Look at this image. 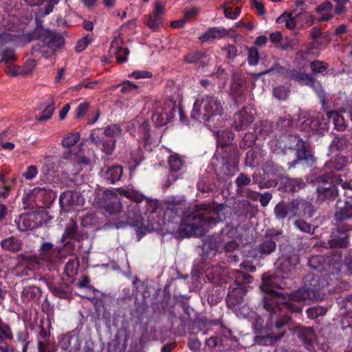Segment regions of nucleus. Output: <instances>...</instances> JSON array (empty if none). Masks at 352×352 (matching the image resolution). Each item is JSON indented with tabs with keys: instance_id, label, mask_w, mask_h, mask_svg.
<instances>
[{
	"instance_id": "1",
	"label": "nucleus",
	"mask_w": 352,
	"mask_h": 352,
	"mask_svg": "<svg viewBox=\"0 0 352 352\" xmlns=\"http://www.w3.org/2000/svg\"><path fill=\"white\" fill-rule=\"evenodd\" d=\"M121 195L131 199L126 210L127 223L136 228L138 235L145 234L164 226L168 232L182 238L199 236L211 229L217 222L226 219V208L223 204L197 205L183 218L179 214L181 204L167 203L162 222L155 219L159 207L157 199L146 197L133 188H120Z\"/></svg>"
},
{
	"instance_id": "23",
	"label": "nucleus",
	"mask_w": 352,
	"mask_h": 352,
	"mask_svg": "<svg viewBox=\"0 0 352 352\" xmlns=\"http://www.w3.org/2000/svg\"><path fill=\"white\" fill-rule=\"evenodd\" d=\"M296 217H311L314 214V207L303 199H294L291 201Z\"/></svg>"
},
{
	"instance_id": "37",
	"label": "nucleus",
	"mask_w": 352,
	"mask_h": 352,
	"mask_svg": "<svg viewBox=\"0 0 352 352\" xmlns=\"http://www.w3.org/2000/svg\"><path fill=\"white\" fill-rule=\"evenodd\" d=\"M80 140V134L78 132H72L67 134L62 140L61 145L64 148H69L74 146Z\"/></svg>"
},
{
	"instance_id": "26",
	"label": "nucleus",
	"mask_w": 352,
	"mask_h": 352,
	"mask_svg": "<svg viewBox=\"0 0 352 352\" xmlns=\"http://www.w3.org/2000/svg\"><path fill=\"white\" fill-rule=\"evenodd\" d=\"M175 111V108H171L169 113L164 112L162 109H158L153 114L152 121L156 126H162L173 118Z\"/></svg>"
},
{
	"instance_id": "45",
	"label": "nucleus",
	"mask_w": 352,
	"mask_h": 352,
	"mask_svg": "<svg viewBox=\"0 0 352 352\" xmlns=\"http://www.w3.org/2000/svg\"><path fill=\"white\" fill-rule=\"evenodd\" d=\"M12 333L10 327L0 319V343L3 342L4 338L12 339Z\"/></svg>"
},
{
	"instance_id": "49",
	"label": "nucleus",
	"mask_w": 352,
	"mask_h": 352,
	"mask_svg": "<svg viewBox=\"0 0 352 352\" xmlns=\"http://www.w3.org/2000/svg\"><path fill=\"white\" fill-rule=\"evenodd\" d=\"M326 312L327 309L322 307H314L307 310V316L311 319L316 318L319 316H323Z\"/></svg>"
},
{
	"instance_id": "63",
	"label": "nucleus",
	"mask_w": 352,
	"mask_h": 352,
	"mask_svg": "<svg viewBox=\"0 0 352 352\" xmlns=\"http://www.w3.org/2000/svg\"><path fill=\"white\" fill-rule=\"evenodd\" d=\"M338 184L340 186L342 189L348 190L349 192H346V195L349 197H352V180L343 181L340 179Z\"/></svg>"
},
{
	"instance_id": "7",
	"label": "nucleus",
	"mask_w": 352,
	"mask_h": 352,
	"mask_svg": "<svg viewBox=\"0 0 352 352\" xmlns=\"http://www.w3.org/2000/svg\"><path fill=\"white\" fill-rule=\"evenodd\" d=\"M34 34L38 39L53 50L62 47L65 43V40L60 34L45 29L42 25L36 27Z\"/></svg>"
},
{
	"instance_id": "48",
	"label": "nucleus",
	"mask_w": 352,
	"mask_h": 352,
	"mask_svg": "<svg viewBox=\"0 0 352 352\" xmlns=\"http://www.w3.org/2000/svg\"><path fill=\"white\" fill-rule=\"evenodd\" d=\"M76 230L77 226L76 223L74 221L69 222L65 229V232L63 235V240H65L67 238H74L76 236Z\"/></svg>"
},
{
	"instance_id": "9",
	"label": "nucleus",
	"mask_w": 352,
	"mask_h": 352,
	"mask_svg": "<svg viewBox=\"0 0 352 352\" xmlns=\"http://www.w3.org/2000/svg\"><path fill=\"white\" fill-rule=\"evenodd\" d=\"M328 123L324 120L323 116L320 113H315L305 120L300 124L301 130L307 131L309 134L311 132L323 134L328 130Z\"/></svg>"
},
{
	"instance_id": "4",
	"label": "nucleus",
	"mask_w": 352,
	"mask_h": 352,
	"mask_svg": "<svg viewBox=\"0 0 352 352\" xmlns=\"http://www.w3.org/2000/svg\"><path fill=\"white\" fill-rule=\"evenodd\" d=\"M230 274L232 278H234V283L230 287L226 302L228 307L234 308L242 302L248 289V284L252 281V277L237 270L230 272Z\"/></svg>"
},
{
	"instance_id": "56",
	"label": "nucleus",
	"mask_w": 352,
	"mask_h": 352,
	"mask_svg": "<svg viewBox=\"0 0 352 352\" xmlns=\"http://www.w3.org/2000/svg\"><path fill=\"white\" fill-rule=\"evenodd\" d=\"M296 227L302 232L307 233H313L314 228L309 223L303 221H296L295 222Z\"/></svg>"
},
{
	"instance_id": "30",
	"label": "nucleus",
	"mask_w": 352,
	"mask_h": 352,
	"mask_svg": "<svg viewBox=\"0 0 352 352\" xmlns=\"http://www.w3.org/2000/svg\"><path fill=\"white\" fill-rule=\"evenodd\" d=\"M298 337L307 345V349H309L316 335L311 327H302L298 332Z\"/></svg>"
},
{
	"instance_id": "46",
	"label": "nucleus",
	"mask_w": 352,
	"mask_h": 352,
	"mask_svg": "<svg viewBox=\"0 0 352 352\" xmlns=\"http://www.w3.org/2000/svg\"><path fill=\"white\" fill-rule=\"evenodd\" d=\"M162 23V19L161 16L155 14H152L148 16L147 19V25L150 28L156 30L160 26Z\"/></svg>"
},
{
	"instance_id": "13",
	"label": "nucleus",
	"mask_w": 352,
	"mask_h": 352,
	"mask_svg": "<svg viewBox=\"0 0 352 352\" xmlns=\"http://www.w3.org/2000/svg\"><path fill=\"white\" fill-rule=\"evenodd\" d=\"M289 148L295 151L298 160L310 161L313 156L307 150L305 142L296 135H291L289 138Z\"/></svg>"
},
{
	"instance_id": "61",
	"label": "nucleus",
	"mask_w": 352,
	"mask_h": 352,
	"mask_svg": "<svg viewBox=\"0 0 352 352\" xmlns=\"http://www.w3.org/2000/svg\"><path fill=\"white\" fill-rule=\"evenodd\" d=\"M129 77L135 79L148 78L151 77V74L147 71L137 70L129 74Z\"/></svg>"
},
{
	"instance_id": "34",
	"label": "nucleus",
	"mask_w": 352,
	"mask_h": 352,
	"mask_svg": "<svg viewBox=\"0 0 352 352\" xmlns=\"http://www.w3.org/2000/svg\"><path fill=\"white\" fill-rule=\"evenodd\" d=\"M224 270L219 266H212L206 270V276L210 281L215 282L221 278Z\"/></svg>"
},
{
	"instance_id": "31",
	"label": "nucleus",
	"mask_w": 352,
	"mask_h": 352,
	"mask_svg": "<svg viewBox=\"0 0 352 352\" xmlns=\"http://www.w3.org/2000/svg\"><path fill=\"white\" fill-rule=\"evenodd\" d=\"M214 135L217 137V143L218 146H225L230 144L233 140V134L228 130L219 131H216Z\"/></svg>"
},
{
	"instance_id": "47",
	"label": "nucleus",
	"mask_w": 352,
	"mask_h": 352,
	"mask_svg": "<svg viewBox=\"0 0 352 352\" xmlns=\"http://www.w3.org/2000/svg\"><path fill=\"white\" fill-rule=\"evenodd\" d=\"M222 8L224 10V14L226 17L230 19H236L241 13V9L239 7H235L234 10L232 8L227 6L226 3L222 6Z\"/></svg>"
},
{
	"instance_id": "39",
	"label": "nucleus",
	"mask_w": 352,
	"mask_h": 352,
	"mask_svg": "<svg viewBox=\"0 0 352 352\" xmlns=\"http://www.w3.org/2000/svg\"><path fill=\"white\" fill-rule=\"evenodd\" d=\"M39 292V289L36 287L29 286L25 287L21 292V298L23 301H29L34 299Z\"/></svg>"
},
{
	"instance_id": "10",
	"label": "nucleus",
	"mask_w": 352,
	"mask_h": 352,
	"mask_svg": "<svg viewBox=\"0 0 352 352\" xmlns=\"http://www.w3.org/2000/svg\"><path fill=\"white\" fill-rule=\"evenodd\" d=\"M58 345L64 351L79 352L81 342L78 335L74 331H70L58 337Z\"/></svg>"
},
{
	"instance_id": "24",
	"label": "nucleus",
	"mask_w": 352,
	"mask_h": 352,
	"mask_svg": "<svg viewBox=\"0 0 352 352\" xmlns=\"http://www.w3.org/2000/svg\"><path fill=\"white\" fill-rule=\"evenodd\" d=\"M294 207L291 202H280L274 208V212L276 219H284L286 217L289 219L295 217Z\"/></svg>"
},
{
	"instance_id": "18",
	"label": "nucleus",
	"mask_w": 352,
	"mask_h": 352,
	"mask_svg": "<svg viewBox=\"0 0 352 352\" xmlns=\"http://www.w3.org/2000/svg\"><path fill=\"white\" fill-rule=\"evenodd\" d=\"M254 118L249 108H243L234 116V127L237 131L245 129L253 122Z\"/></svg>"
},
{
	"instance_id": "14",
	"label": "nucleus",
	"mask_w": 352,
	"mask_h": 352,
	"mask_svg": "<svg viewBox=\"0 0 352 352\" xmlns=\"http://www.w3.org/2000/svg\"><path fill=\"white\" fill-rule=\"evenodd\" d=\"M104 201L100 203V206L104 207L105 210L112 214H116L121 212L122 206L117 195L111 190L104 192Z\"/></svg>"
},
{
	"instance_id": "25",
	"label": "nucleus",
	"mask_w": 352,
	"mask_h": 352,
	"mask_svg": "<svg viewBox=\"0 0 352 352\" xmlns=\"http://www.w3.org/2000/svg\"><path fill=\"white\" fill-rule=\"evenodd\" d=\"M246 89L245 81L234 75L233 80L231 84V92L234 98L235 102L239 104L241 102V98Z\"/></svg>"
},
{
	"instance_id": "33",
	"label": "nucleus",
	"mask_w": 352,
	"mask_h": 352,
	"mask_svg": "<svg viewBox=\"0 0 352 352\" xmlns=\"http://www.w3.org/2000/svg\"><path fill=\"white\" fill-rule=\"evenodd\" d=\"M335 217L338 221L352 218V201H346L345 206L343 208L337 210Z\"/></svg>"
},
{
	"instance_id": "17",
	"label": "nucleus",
	"mask_w": 352,
	"mask_h": 352,
	"mask_svg": "<svg viewBox=\"0 0 352 352\" xmlns=\"http://www.w3.org/2000/svg\"><path fill=\"white\" fill-rule=\"evenodd\" d=\"M123 41L120 36H116L111 42L110 53L116 57L118 63L126 62L129 50L122 47Z\"/></svg>"
},
{
	"instance_id": "53",
	"label": "nucleus",
	"mask_w": 352,
	"mask_h": 352,
	"mask_svg": "<svg viewBox=\"0 0 352 352\" xmlns=\"http://www.w3.org/2000/svg\"><path fill=\"white\" fill-rule=\"evenodd\" d=\"M259 59V53L255 47H252L248 52V63L251 65H255L258 63Z\"/></svg>"
},
{
	"instance_id": "41",
	"label": "nucleus",
	"mask_w": 352,
	"mask_h": 352,
	"mask_svg": "<svg viewBox=\"0 0 352 352\" xmlns=\"http://www.w3.org/2000/svg\"><path fill=\"white\" fill-rule=\"evenodd\" d=\"M305 186V182L299 179H289L285 184V189L289 192H296Z\"/></svg>"
},
{
	"instance_id": "58",
	"label": "nucleus",
	"mask_w": 352,
	"mask_h": 352,
	"mask_svg": "<svg viewBox=\"0 0 352 352\" xmlns=\"http://www.w3.org/2000/svg\"><path fill=\"white\" fill-rule=\"evenodd\" d=\"M311 68L314 72L322 73L327 69V65L322 61H314L311 63Z\"/></svg>"
},
{
	"instance_id": "2",
	"label": "nucleus",
	"mask_w": 352,
	"mask_h": 352,
	"mask_svg": "<svg viewBox=\"0 0 352 352\" xmlns=\"http://www.w3.org/2000/svg\"><path fill=\"white\" fill-rule=\"evenodd\" d=\"M284 285L283 278L280 276L268 272L263 276L261 288L266 292L263 297L264 307L271 314H276L277 311H283V309H289L292 312H301L305 305L310 301H318L323 298L322 295L310 287H303L287 296L274 290L282 288Z\"/></svg>"
},
{
	"instance_id": "50",
	"label": "nucleus",
	"mask_w": 352,
	"mask_h": 352,
	"mask_svg": "<svg viewBox=\"0 0 352 352\" xmlns=\"http://www.w3.org/2000/svg\"><path fill=\"white\" fill-rule=\"evenodd\" d=\"M309 54L305 52H300L297 54V56L295 59V63H297V65L301 68H305L307 66L309 63L308 59Z\"/></svg>"
},
{
	"instance_id": "21",
	"label": "nucleus",
	"mask_w": 352,
	"mask_h": 352,
	"mask_svg": "<svg viewBox=\"0 0 352 352\" xmlns=\"http://www.w3.org/2000/svg\"><path fill=\"white\" fill-rule=\"evenodd\" d=\"M221 239L220 236H210L205 239L202 249L206 257L214 256L221 248Z\"/></svg>"
},
{
	"instance_id": "6",
	"label": "nucleus",
	"mask_w": 352,
	"mask_h": 352,
	"mask_svg": "<svg viewBox=\"0 0 352 352\" xmlns=\"http://www.w3.org/2000/svg\"><path fill=\"white\" fill-rule=\"evenodd\" d=\"M318 199L321 201L334 199L337 196L338 190L333 184V179L329 175L319 177L316 179Z\"/></svg>"
},
{
	"instance_id": "54",
	"label": "nucleus",
	"mask_w": 352,
	"mask_h": 352,
	"mask_svg": "<svg viewBox=\"0 0 352 352\" xmlns=\"http://www.w3.org/2000/svg\"><path fill=\"white\" fill-rule=\"evenodd\" d=\"M91 38L90 37L89 35H86L83 38H80L76 43V45L75 47L76 52H78V53L82 52L87 47V45L91 43Z\"/></svg>"
},
{
	"instance_id": "32",
	"label": "nucleus",
	"mask_w": 352,
	"mask_h": 352,
	"mask_svg": "<svg viewBox=\"0 0 352 352\" xmlns=\"http://www.w3.org/2000/svg\"><path fill=\"white\" fill-rule=\"evenodd\" d=\"M327 116L329 120H332L335 128L338 131H344L346 129L345 120L340 114L334 111H329L327 112Z\"/></svg>"
},
{
	"instance_id": "15",
	"label": "nucleus",
	"mask_w": 352,
	"mask_h": 352,
	"mask_svg": "<svg viewBox=\"0 0 352 352\" xmlns=\"http://www.w3.org/2000/svg\"><path fill=\"white\" fill-rule=\"evenodd\" d=\"M99 129L93 131L90 135V139L103 153L111 155L115 148L116 140H104L103 138L99 136Z\"/></svg>"
},
{
	"instance_id": "52",
	"label": "nucleus",
	"mask_w": 352,
	"mask_h": 352,
	"mask_svg": "<svg viewBox=\"0 0 352 352\" xmlns=\"http://www.w3.org/2000/svg\"><path fill=\"white\" fill-rule=\"evenodd\" d=\"M273 94L275 98L283 100L288 97L289 90L284 86H280L274 89Z\"/></svg>"
},
{
	"instance_id": "59",
	"label": "nucleus",
	"mask_w": 352,
	"mask_h": 352,
	"mask_svg": "<svg viewBox=\"0 0 352 352\" xmlns=\"http://www.w3.org/2000/svg\"><path fill=\"white\" fill-rule=\"evenodd\" d=\"M89 104L87 102H83L78 104L76 109V117H82L87 111Z\"/></svg>"
},
{
	"instance_id": "11",
	"label": "nucleus",
	"mask_w": 352,
	"mask_h": 352,
	"mask_svg": "<svg viewBox=\"0 0 352 352\" xmlns=\"http://www.w3.org/2000/svg\"><path fill=\"white\" fill-rule=\"evenodd\" d=\"M38 251L39 260L48 265H55L60 253V249L54 247L50 242L43 243Z\"/></svg>"
},
{
	"instance_id": "55",
	"label": "nucleus",
	"mask_w": 352,
	"mask_h": 352,
	"mask_svg": "<svg viewBox=\"0 0 352 352\" xmlns=\"http://www.w3.org/2000/svg\"><path fill=\"white\" fill-rule=\"evenodd\" d=\"M54 106L53 104L47 105L43 111L42 114L38 118V121H45L50 119L54 113Z\"/></svg>"
},
{
	"instance_id": "20",
	"label": "nucleus",
	"mask_w": 352,
	"mask_h": 352,
	"mask_svg": "<svg viewBox=\"0 0 352 352\" xmlns=\"http://www.w3.org/2000/svg\"><path fill=\"white\" fill-rule=\"evenodd\" d=\"M122 168L118 165L105 166L100 171V175L109 184H114L122 175Z\"/></svg>"
},
{
	"instance_id": "40",
	"label": "nucleus",
	"mask_w": 352,
	"mask_h": 352,
	"mask_svg": "<svg viewBox=\"0 0 352 352\" xmlns=\"http://www.w3.org/2000/svg\"><path fill=\"white\" fill-rule=\"evenodd\" d=\"M79 262L76 258L69 260L65 265V272L68 277H74L77 274Z\"/></svg>"
},
{
	"instance_id": "22",
	"label": "nucleus",
	"mask_w": 352,
	"mask_h": 352,
	"mask_svg": "<svg viewBox=\"0 0 352 352\" xmlns=\"http://www.w3.org/2000/svg\"><path fill=\"white\" fill-rule=\"evenodd\" d=\"M36 217V214L34 213H26L21 214L19 218L15 220V223L17 225L19 230L21 232H25L37 227Z\"/></svg>"
},
{
	"instance_id": "51",
	"label": "nucleus",
	"mask_w": 352,
	"mask_h": 352,
	"mask_svg": "<svg viewBox=\"0 0 352 352\" xmlns=\"http://www.w3.org/2000/svg\"><path fill=\"white\" fill-rule=\"evenodd\" d=\"M104 133L107 137L114 138L120 135L121 129L116 124H111L104 129Z\"/></svg>"
},
{
	"instance_id": "38",
	"label": "nucleus",
	"mask_w": 352,
	"mask_h": 352,
	"mask_svg": "<svg viewBox=\"0 0 352 352\" xmlns=\"http://www.w3.org/2000/svg\"><path fill=\"white\" fill-rule=\"evenodd\" d=\"M266 237V240L259 246L258 251L261 254H270L276 250V244L272 239Z\"/></svg>"
},
{
	"instance_id": "57",
	"label": "nucleus",
	"mask_w": 352,
	"mask_h": 352,
	"mask_svg": "<svg viewBox=\"0 0 352 352\" xmlns=\"http://www.w3.org/2000/svg\"><path fill=\"white\" fill-rule=\"evenodd\" d=\"M37 168L34 165H30L28 167L27 170L23 174V176L27 180H32L37 175Z\"/></svg>"
},
{
	"instance_id": "43",
	"label": "nucleus",
	"mask_w": 352,
	"mask_h": 352,
	"mask_svg": "<svg viewBox=\"0 0 352 352\" xmlns=\"http://www.w3.org/2000/svg\"><path fill=\"white\" fill-rule=\"evenodd\" d=\"M49 336L50 333L42 328L38 338V348L39 352H47L45 349V347L47 344V339Z\"/></svg>"
},
{
	"instance_id": "42",
	"label": "nucleus",
	"mask_w": 352,
	"mask_h": 352,
	"mask_svg": "<svg viewBox=\"0 0 352 352\" xmlns=\"http://www.w3.org/2000/svg\"><path fill=\"white\" fill-rule=\"evenodd\" d=\"M276 23H285L287 28L290 30H294L296 27V20L294 16L287 13H285L279 16L276 19Z\"/></svg>"
},
{
	"instance_id": "3",
	"label": "nucleus",
	"mask_w": 352,
	"mask_h": 352,
	"mask_svg": "<svg viewBox=\"0 0 352 352\" xmlns=\"http://www.w3.org/2000/svg\"><path fill=\"white\" fill-rule=\"evenodd\" d=\"M223 109L221 100L214 96H199L194 102L191 118L203 121L208 126H217L222 121Z\"/></svg>"
},
{
	"instance_id": "44",
	"label": "nucleus",
	"mask_w": 352,
	"mask_h": 352,
	"mask_svg": "<svg viewBox=\"0 0 352 352\" xmlns=\"http://www.w3.org/2000/svg\"><path fill=\"white\" fill-rule=\"evenodd\" d=\"M348 161L345 157L338 156L336 157L333 161L327 164L326 166L332 167L333 169L336 170H340L343 168L344 166H346Z\"/></svg>"
},
{
	"instance_id": "36",
	"label": "nucleus",
	"mask_w": 352,
	"mask_h": 352,
	"mask_svg": "<svg viewBox=\"0 0 352 352\" xmlns=\"http://www.w3.org/2000/svg\"><path fill=\"white\" fill-rule=\"evenodd\" d=\"M289 77L298 81L299 83L302 85H309L310 82H312V77L308 74L305 73L298 72L296 70H292L289 73Z\"/></svg>"
},
{
	"instance_id": "60",
	"label": "nucleus",
	"mask_w": 352,
	"mask_h": 352,
	"mask_svg": "<svg viewBox=\"0 0 352 352\" xmlns=\"http://www.w3.org/2000/svg\"><path fill=\"white\" fill-rule=\"evenodd\" d=\"M221 248H224L226 252H232L237 248L239 244L234 241H226L225 239H221Z\"/></svg>"
},
{
	"instance_id": "28",
	"label": "nucleus",
	"mask_w": 352,
	"mask_h": 352,
	"mask_svg": "<svg viewBox=\"0 0 352 352\" xmlns=\"http://www.w3.org/2000/svg\"><path fill=\"white\" fill-rule=\"evenodd\" d=\"M1 246L4 250L16 252L21 250L22 243L19 239L14 236H10L1 242Z\"/></svg>"
},
{
	"instance_id": "64",
	"label": "nucleus",
	"mask_w": 352,
	"mask_h": 352,
	"mask_svg": "<svg viewBox=\"0 0 352 352\" xmlns=\"http://www.w3.org/2000/svg\"><path fill=\"white\" fill-rule=\"evenodd\" d=\"M250 182L251 179L250 177L244 174H240L236 179V184L238 187H243L249 184Z\"/></svg>"
},
{
	"instance_id": "19",
	"label": "nucleus",
	"mask_w": 352,
	"mask_h": 352,
	"mask_svg": "<svg viewBox=\"0 0 352 352\" xmlns=\"http://www.w3.org/2000/svg\"><path fill=\"white\" fill-rule=\"evenodd\" d=\"M232 29H226L223 27H212L208 29L206 32L199 37L202 42L212 41L215 39H221L229 36Z\"/></svg>"
},
{
	"instance_id": "8",
	"label": "nucleus",
	"mask_w": 352,
	"mask_h": 352,
	"mask_svg": "<svg viewBox=\"0 0 352 352\" xmlns=\"http://www.w3.org/2000/svg\"><path fill=\"white\" fill-rule=\"evenodd\" d=\"M59 202L63 210L70 212L82 208L85 203V199L78 192L66 191L60 195Z\"/></svg>"
},
{
	"instance_id": "12",
	"label": "nucleus",
	"mask_w": 352,
	"mask_h": 352,
	"mask_svg": "<svg viewBox=\"0 0 352 352\" xmlns=\"http://www.w3.org/2000/svg\"><path fill=\"white\" fill-rule=\"evenodd\" d=\"M148 122L142 118L132 120L127 126V130L138 140L147 141L149 138Z\"/></svg>"
},
{
	"instance_id": "5",
	"label": "nucleus",
	"mask_w": 352,
	"mask_h": 352,
	"mask_svg": "<svg viewBox=\"0 0 352 352\" xmlns=\"http://www.w3.org/2000/svg\"><path fill=\"white\" fill-rule=\"evenodd\" d=\"M281 251V256L276 263V270L283 274L289 275L295 269L299 259L289 246L285 247Z\"/></svg>"
},
{
	"instance_id": "29",
	"label": "nucleus",
	"mask_w": 352,
	"mask_h": 352,
	"mask_svg": "<svg viewBox=\"0 0 352 352\" xmlns=\"http://www.w3.org/2000/svg\"><path fill=\"white\" fill-rule=\"evenodd\" d=\"M209 59L210 58L208 54L200 52H191L185 56V60L188 63L206 65L209 62Z\"/></svg>"
},
{
	"instance_id": "62",
	"label": "nucleus",
	"mask_w": 352,
	"mask_h": 352,
	"mask_svg": "<svg viewBox=\"0 0 352 352\" xmlns=\"http://www.w3.org/2000/svg\"><path fill=\"white\" fill-rule=\"evenodd\" d=\"M138 88V85L131 81L126 80L122 85L121 91L123 93L133 91Z\"/></svg>"
},
{
	"instance_id": "27",
	"label": "nucleus",
	"mask_w": 352,
	"mask_h": 352,
	"mask_svg": "<svg viewBox=\"0 0 352 352\" xmlns=\"http://www.w3.org/2000/svg\"><path fill=\"white\" fill-rule=\"evenodd\" d=\"M65 159H71L74 162L75 166H76V172L80 171L82 165H87L89 164V159L82 153H74L72 151L65 152L63 154Z\"/></svg>"
},
{
	"instance_id": "16",
	"label": "nucleus",
	"mask_w": 352,
	"mask_h": 352,
	"mask_svg": "<svg viewBox=\"0 0 352 352\" xmlns=\"http://www.w3.org/2000/svg\"><path fill=\"white\" fill-rule=\"evenodd\" d=\"M236 315L239 318H253L255 319V322L253 323V327L255 331H260L261 327V319L257 318V315L255 312L252 311L248 306L243 305L240 307V305L236 306L234 308H231Z\"/></svg>"
},
{
	"instance_id": "35",
	"label": "nucleus",
	"mask_w": 352,
	"mask_h": 352,
	"mask_svg": "<svg viewBox=\"0 0 352 352\" xmlns=\"http://www.w3.org/2000/svg\"><path fill=\"white\" fill-rule=\"evenodd\" d=\"M168 165L171 172H177L184 166V160L179 155L174 153L168 158Z\"/></svg>"
}]
</instances>
